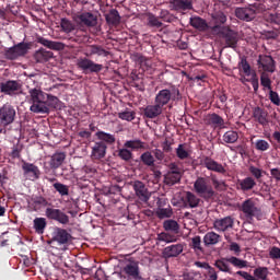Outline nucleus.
Wrapping results in <instances>:
<instances>
[{"mask_svg": "<svg viewBox=\"0 0 280 280\" xmlns=\"http://www.w3.org/2000/svg\"><path fill=\"white\" fill-rule=\"evenodd\" d=\"M180 100V90L174 84L160 90L154 98V103L159 104L162 108L167 106L170 102H178Z\"/></svg>", "mask_w": 280, "mask_h": 280, "instance_id": "nucleus-1", "label": "nucleus"}, {"mask_svg": "<svg viewBox=\"0 0 280 280\" xmlns=\"http://www.w3.org/2000/svg\"><path fill=\"white\" fill-rule=\"evenodd\" d=\"M31 107L30 110L32 113H44L49 114V108L45 106V100L47 97V93L43 92L40 89H31L28 91Z\"/></svg>", "mask_w": 280, "mask_h": 280, "instance_id": "nucleus-2", "label": "nucleus"}, {"mask_svg": "<svg viewBox=\"0 0 280 280\" xmlns=\"http://www.w3.org/2000/svg\"><path fill=\"white\" fill-rule=\"evenodd\" d=\"M194 190L197 196L206 200V202L215 198V190H213V186H211L207 177H197L194 183Z\"/></svg>", "mask_w": 280, "mask_h": 280, "instance_id": "nucleus-3", "label": "nucleus"}, {"mask_svg": "<svg viewBox=\"0 0 280 280\" xmlns=\"http://www.w3.org/2000/svg\"><path fill=\"white\" fill-rule=\"evenodd\" d=\"M261 3H253L248 7H238L235 9V16L240 21H245V23H250V21H254L257 10L261 8Z\"/></svg>", "mask_w": 280, "mask_h": 280, "instance_id": "nucleus-4", "label": "nucleus"}, {"mask_svg": "<svg viewBox=\"0 0 280 280\" xmlns=\"http://www.w3.org/2000/svg\"><path fill=\"white\" fill-rule=\"evenodd\" d=\"M16 117V109L12 105H3L0 108V133L5 131V128L10 126V124H14V119Z\"/></svg>", "mask_w": 280, "mask_h": 280, "instance_id": "nucleus-5", "label": "nucleus"}, {"mask_svg": "<svg viewBox=\"0 0 280 280\" xmlns=\"http://www.w3.org/2000/svg\"><path fill=\"white\" fill-rule=\"evenodd\" d=\"M77 67L83 73H100L104 66L102 63H95V61L91 60L88 57L79 58L77 61Z\"/></svg>", "mask_w": 280, "mask_h": 280, "instance_id": "nucleus-6", "label": "nucleus"}, {"mask_svg": "<svg viewBox=\"0 0 280 280\" xmlns=\"http://www.w3.org/2000/svg\"><path fill=\"white\" fill-rule=\"evenodd\" d=\"M117 277L120 280H139V279H141L140 271H139V264H137V262L127 264L120 270V272L117 273Z\"/></svg>", "mask_w": 280, "mask_h": 280, "instance_id": "nucleus-7", "label": "nucleus"}, {"mask_svg": "<svg viewBox=\"0 0 280 280\" xmlns=\"http://www.w3.org/2000/svg\"><path fill=\"white\" fill-rule=\"evenodd\" d=\"M30 51V44L21 42L13 47H10L5 50L4 56L7 60H16L18 58H21L23 56H26V54Z\"/></svg>", "mask_w": 280, "mask_h": 280, "instance_id": "nucleus-8", "label": "nucleus"}, {"mask_svg": "<svg viewBox=\"0 0 280 280\" xmlns=\"http://www.w3.org/2000/svg\"><path fill=\"white\" fill-rule=\"evenodd\" d=\"M240 210L248 220H253V218H259V215H261V209L257 207V202H255V199L253 198L243 201Z\"/></svg>", "mask_w": 280, "mask_h": 280, "instance_id": "nucleus-9", "label": "nucleus"}, {"mask_svg": "<svg viewBox=\"0 0 280 280\" xmlns=\"http://www.w3.org/2000/svg\"><path fill=\"white\" fill-rule=\"evenodd\" d=\"M132 189L141 202H148L150 200V197L152 194H150V190H148V187L141 180H135L131 183Z\"/></svg>", "mask_w": 280, "mask_h": 280, "instance_id": "nucleus-10", "label": "nucleus"}, {"mask_svg": "<svg viewBox=\"0 0 280 280\" xmlns=\"http://www.w3.org/2000/svg\"><path fill=\"white\" fill-rule=\"evenodd\" d=\"M45 215L48 220H54L55 222H59V224H69V215L60 209L47 208Z\"/></svg>", "mask_w": 280, "mask_h": 280, "instance_id": "nucleus-11", "label": "nucleus"}, {"mask_svg": "<svg viewBox=\"0 0 280 280\" xmlns=\"http://www.w3.org/2000/svg\"><path fill=\"white\" fill-rule=\"evenodd\" d=\"M21 89L22 85L19 81L8 80L0 83V91L4 95H19V91H21Z\"/></svg>", "mask_w": 280, "mask_h": 280, "instance_id": "nucleus-12", "label": "nucleus"}, {"mask_svg": "<svg viewBox=\"0 0 280 280\" xmlns=\"http://www.w3.org/2000/svg\"><path fill=\"white\" fill-rule=\"evenodd\" d=\"M75 23L85 27H95L97 25V16L91 12H84L74 16Z\"/></svg>", "mask_w": 280, "mask_h": 280, "instance_id": "nucleus-13", "label": "nucleus"}, {"mask_svg": "<svg viewBox=\"0 0 280 280\" xmlns=\"http://www.w3.org/2000/svg\"><path fill=\"white\" fill-rule=\"evenodd\" d=\"M161 115H163V107L159 103L142 108L144 119H156V117H161Z\"/></svg>", "mask_w": 280, "mask_h": 280, "instance_id": "nucleus-14", "label": "nucleus"}, {"mask_svg": "<svg viewBox=\"0 0 280 280\" xmlns=\"http://www.w3.org/2000/svg\"><path fill=\"white\" fill-rule=\"evenodd\" d=\"M185 250V245L183 243L173 244L170 246H166L162 252V257L164 259H172L175 257H178Z\"/></svg>", "mask_w": 280, "mask_h": 280, "instance_id": "nucleus-15", "label": "nucleus"}, {"mask_svg": "<svg viewBox=\"0 0 280 280\" xmlns=\"http://www.w3.org/2000/svg\"><path fill=\"white\" fill-rule=\"evenodd\" d=\"M22 170L25 178L28 180H37L40 177V170L32 163L23 162Z\"/></svg>", "mask_w": 280, "mask_h": 280, "instance_id": "nucleus-16", "label": "nucleus"}, {"mask_svg": "<svg viewBox=\"0 0 280 280\" xmlns=\"http://www.w3.org/2000/svg\"><path fill=\"white\" fill-rule=\"evenodd\" d=\"M257 62L258 69H262V71L268 73H275V69H277V66H275V59H272L271 56H259Z\"/></svg>", "mask_w": 280, "mask_h": 280, "instance_id": "nucleus-17", "label": "nucleus"}, {"mask_svg": "<svg viewBox=\"0 0 280 280\" xmlns=\"http://www.w3.org/2000/svg\"><path fill=\"white\" fill-rule=\"evenodd\" d=\"M202 165L207 167L209 172H217V174H226V168H224L221 163L209 156L202 158Z\"/></svg>", "mask_w": 280, "mask_h": 280, "instance_id": "nucleus-18", "label": "nucleus"}, {"mask_svg": "<svg viewBox=\"0 0 280 280\" xmlns=\"http://www.w3.org/2000/svg\"><path fill=\"white\" fill-rule=\"evenodd\" d=\"M257 187V182H255V178L252 176H247L243 179H237L236 182V189L237 191H243V194H246V191H253Z\"/></svg>", "mask_w": 280, "mask_h": 280, "instance_id": "nucleus-19", "label": "nucleus"}, {"mask_svg": "<svg viewBox=\"0 0 280 280\" xmlns=\"http://www.w3.org/2000/svg\"><path fill=\"white\" fill-rule=\"evenodd\" d=\"M253 119L256 121V124H259L262 126V128H266L270 121L268 120V110L257 106L253 109Z\"/></svg>", "mask_w": 280, "mask_h": 280, "instance_id": "nucleus-20", "label": "nucleus"}, {"mask_svg": "<svg viewBox=\"0 0 280 280\" xmlns=\"http://www.w3.org/2000/svg\"><path fill=\"white\" fill-rule=\"evenodd\" d=\"M110 52L108 50L104 49L101 45H88L84 49V56L86 58H93V56H103L106 58Z\"/></svg>", "mask_w": 280, "mask_h": 280, "instance_id": "nucleus-21", "label": "nucleus"}, {"mask_svg": "<svg viewBox=\"0 0 280 280\" xmlns=\"http://www.w3.org/2000/svg\"><path fill=\"white\" fill-rule=\"evenodd\" d=\"M222 36L225 40L226 47H230L231 49H237V43H240L237 32L228 28L225 32L222 33Z\"/></svg>", "mask_w": 280, "mask_h": 280, "instance_id": "nucleus-22", "label": "nucleus"}, {"mask_svg": "<svg viewBox=\"0 0 280 280\" xmlns=\"http://www.w3.org/2000/svg\"><path fill=\"white\" fill-rule=\"evenodd\" d=\"M37 43L44 47H47V49H52V51H62L65 50V47H67V45H65L62 42H54L45 37H37Z\"/></svg>", "mask_w": 280, "mask_h": 280, "instance_id": "nucleus-23", "label": "nucleus"}, {"mask_svg": "<svg viewBox=\"0 0 280 280\" xmlns=\"http://www.w3.org/2000/svg\"><path fill=\"white\" fill-rule=\"evenodd\" d=\"M211 19V23L214 24L211 27L213 32H220V30H222V25L226 23V14H224V12L222 11H217L212 13Z\"/></svg>", "mask_w": 280, "mask_h": 280, "instance_id": "nucleus-24", "label": "nucleus"}, {"mask_svg": "<svg viewBox=\"0 0 280 280\" xmlns=\"http://www.w3.org/2000/svg\"><path fill=\"white\" fill-rule=\"evenodd\" d=\"M106 150L108 147L103 141L95 142L92 147V159L100 161L106 156Z\"/></svg>", "mask_w": 280, "mask_h": 280, "instance_id": "nucleus-25", "label": "nucleus"}, {"mask_svg": "<svg viewBox=\"0 0 280 280\" xmlns=\"http://www.w3.org/2000/svg\"><path fill=\"white\" fill-rule=\"evenodd\" d=\"M233 218L225 217L223 219H217L213 223L215 231L224 233V231H229V229H233Z\"/></svg>", "mask_w": 280, "mask_h": 280, "instance_id": "nucleus-26", "label": "nucleus"}, {"mask_svg": "<svg viewBox=\"0 0 280 280\" xmlns=\"http://www.w3.org/2000/svg\"><path fill=\"white\" fill-rule=\"evenodd\" d=\"M192 0H173L171 5L176 12H185L187 10H194Z\"/></svg>", "mask_w": 280, "mask_h": 280, "instance_id": "nucleus-27", "label": "nucleus"}, {"mask_svg": "<svg viewBox=\"0 0 280 280\" xmlns=\"http://www.w3.org/2000/svg\"><path fill=\"white\" fill-rule=\"evenodd\" d=\"M67 159V154L65 152H57L54 153L49 161V166L51 170H58L65 163V160Z\"/></svg>", "mask_w": 280, "mask_h": 280, "instance_id": "nucleus-28", "label": "nucleus"}, {"mask_svg": "<svg viewBox=\"0 0 280 280\" xmlns=\"http://www.w3.org/2000/svg\"><path fill=\"white\" fill-rule=\"evenodd\" d=\"M231 258L225 257V258H220L215 260L214 266L220 270V272H228V275H233V269H231Z\"/></svg>", "mask_w": 280, "mask_h": 280, "instance_id": "nucleus-29", "label": "nucleus"}, {"mask_svg": "<svg viewBox=\"0 0 280 280\" xmlns=\"http://www.w3.org/2000/svg\"><path fill=\"white\" fill-rule=\"evenodd\" d=\"M163 229L166 233H172L173 235H178L180 232V225L174 219H168L163 222Z\"/></svg>", "mask_w": 280, "mask_h": 280, "instance_id": "nucleus-30", "label": "nucleus"}, {"mask_svg": "<svg viewBox=\"0 0 280 280\" xmlns=\"http://www.w3.org/2000/svg\"><path fill=\"white\" fill-rule=\"evenodd\" d=\"M55 242L65 246L71 242V234L65 229H57Z\"/></svg>", "mask_w": 280, "mask_h": 280, "instance_id": "nucleus-31", "label": "nucleus"}, {"mask_svg": "<svg viewBox=\"0 0 280 280\" xmlns=\"http://www.w3.org/2000/svg\"><path fill=\"white\" fill-rule=\"evenodd\" d=\"M201 200L198 196H196V194L191 192V191H187L186 196L184 198V203L186 205V207H189V209H196L197 207H199Z\"/></svg>", "mask_w": 280, "mask_h": 280, "instance_id": "nucleus-32", "label": "nucleus"}, {"mask_svg": "<svg viewBox=\"0 0 280 280\" xmlns=\"http://www.w3.org/2000/svg\"><path fill=\"white\" fill-rule=\"evenodd\" d=\"M219 242H222V236L215 232H208L203 236L205 246H215Z\"/></svg>", "mask_w": 280, "mask_h": 280, "instance_id": "nucleus-33", "label": "nucleus"}, {"mask_svg": "<svg viewBox=\"0 0 280 280\" xmlns=\"http://www.w3.org/2000/svg\"><path fill=\"white\" fill-rule=\"evenodd\" d=\"M54 58V52L49 51L45 48H40L35 52V60L36 62H47Z\"/></svg>", "mask_w": 280, "mask_h": 280, "instance_id": "nucleus-34", "label": "nucleus"}, {"mask_svg": "<svg viewBox=\"0 0 280 280\" xmlns=\"http://www.w3.org/2000/svg\"><path fill=\"white\" fill-rule=\"evenodd\" d=\"M190 25L195 27V30H199V32H206L209 27L207 21L200 16L190 18Z\"/></svg>", "mask_w": 280, "mask_h": 280, "instance_id": "nucleus-35", "label": "nucleus"}, {"mask_svg": "<svg viewBox=\"0 0 280 280\" xmlns=\"http://www.w3.org/2000/svg\"><path fill=\"white\" fill-rule=\"evenodd\" d=\"M33 229L35 230V233L43 235V233H45V229H47V219L35 218L33 221Z\"/></svg>", "mask_w": 280, "mask_h": 280, "instance_id": "nucleus-36", "label": "nucleus"}, {"mask_svg": "<svg viewBox=\"0 0 280 280\" xmlns=\"http://www.w3.org/2000/svg\"><path fill=\"white\" fill-rule=\"evenodd\" d=\"M240 74L244 73L247 78L253 75V69L250 68V63L246 60V57H242L241 61L237 65Z\"/></svg>", "mask_w": 280, "mask_h": 280, "instance_id": "nucleus-37", "label": "nucleus"}, {"mask_svg": "<svg viewBox=\"0 0 280 280\" xmlns=\"http://www.w3.org/2000/svg\"><path fill=\"white\" fill-rule=\"evenodd\" d=\"M32 205H33V209L34 211H40V209H43V207H49V201H47V199L43 196H35L32 197Z\"/></svg>", "mask_w": 280, "mask_h": 280, "instance_id": "nucleus-38", "label": "nucleus"}, {"mask_svg": "<svg viewBox=\"0 0 280 280\" xmlns=\"http://www.w3.org/2000/svg\"><path fill=\"white\" fill-rule=\"evenodd\" d=\"M158 242H164V244H173V242H177L178 237L172 232H161L156 237Z\"/></svg>", "mask_w": 280, "mask_h": 280, "instance_id": "nucleus-39", "label": "nucleus"}, {"mask_svg": "<svg viewBox=\"0 0 280 280\" xmlns=\"http://www.w3.org/2000/svg\"><path fill=\"white\" fill-rule=\"evenodd\" d=\"M105 19L108 25H119V23H121V16L119 15V11L116 9H112Z\"/></svg>", "mask_w": 280, "mask_h": 280, "instance_id": "nucleus-40", "label": "nucleus"}, {"mask_svg": "<svg viewBox=\"0 0 280 280\" xmlns=\"http://www.w3.org/2000/svg\"><path fill=\"white\" fill-rule=\"evenodd\" d=\"M124 148H127L129 150H145V142L135 139V140H128L125 142Z\"/></svg>", "mask_w": 280, "mask_h": 280, "instance_id": "nucleus-41", "label": "nucleus"}, {"mask_svg": "<svg viewBox=\"0 0 280 280\" xmlns=\"http://www.w3.org/2000/svg\"><path fill=\"white\" fill-rule=\"evenodd\" d=\"M95 137H97V139H100L103 143H107V145H113V143H115L116 138L115 136L107 133L106 131H97L95 133Z\"/></svg>", "mask_w": 280, "mask_h": 280, "instance_id": "nucleus-42", "label": "nucleus"}, {"mask_svg": "<svg viewBox=\"0 0 280 280\" xmlns=\"http://www.w3.org/2000/svg\"><path fill=\"white\" fill-rule=\"evenodd\" d=\"M180 178H183V174L167 173L164 177V182L168 187H173V185L180 183Z\"/></svg>", "mask_w": 280, "mask_h": 280, "instance_id": "nucleus-43", "label": "nucleus"}, {"mask_svg": "<svg viewBox=\"0 0 280 280\" xmlns=\"http://www.w3.org/2000/svg\"><path fill=\"white\" fill-rule=\"evenodd\" d=\"M140 161L145 165L147 167H154V155H152V152L147 151L140 155Z\"/></svg>", "mask_w": 280, "mask_h": 280, "instance_id": "nucleus-44", "label": "nucleus"}, {"mask_svg": "<svg viewBox=\"0 0 280 280\" xmlns=\"http://www.w3.org/2000/svg\"><path fill=\"white\" fill-rule=\"evenodd\" d=\"M208 121L211 126H214V128H224V118L215 113L209 116Z\"/></svg>", "mask_w": 280, "mask_h": 280, "instance_id": "nucleus-45", "label": "nucleus"}, {"mask_svg": "<svg viewBox=\"0 0 280 280\" xmlns=\"http://www.w3.org/2000/svg\"><path fill=\"white\" fill-rule=\"evenodd\" d=\"M59 102L60 100H58V97L51 94H46V98H45L46 108H58Z\"/></svg>", "mask_w": 280, "mask_h": 280, "instance_id": "nucleus-46", "label": "nucleus"}, {"mask_svg": "<svg viewBox=\"0 0 280 280\" xmlns=\"http://www.w3.org/2000/svg\"><path fill=\"white\" fill-rule=\"evenodd\" d=\"M156 215L160 220H164V218H172V215H174V211H172L171 206H167V208L156 209Z\"/></svg>", "mask_w": 280, "mask_h": 280, "instance_id": "nucleus-47", "label": "nucleus"}, {"mask_svg": "<svg viewBox=\"0 0 280 280\" xmlns=\"http://www.w3.org/2000/svg\"><path fill=\"white\" fill-rule=\"evenodd\" d=\"M254 277L257 280H268V268L258 267L254 270Z\"/></svg>", "mask_w": 280, "mask_h": 280, "instance_id": "nucleus-48", "label": "nucleus"}, {"mask_svg": "<svg viewBox=\"0 0 280 280\" xmlns=\"http://www.w3.org/2000/svg\"><path fill=\"white\" fill-rule=\"evenodd\" d=\"M237 139H240L237 131L230 130L223 135V141L225 143H235Z\"/></svg>", "mask_w": 280, "mask_h": 280, "instance_id": "nucleus-49", "label": "nucleus"}, {"mask_svg": "<svg viewBox=\"0 0 280 280\" xmlns=\"http://www.w3.org/2000/svg\"><path fill=\"white\" fill-rule=\"evenodd\" d=\"M176 156L179 158L180 161L189 159V151H187V144H178L176 149Z\"/></svg>", "mask_w": 280, "mask_h": 280, "instance_id": "nucleus-50", "label": "nucleus"}, {"mask_svg": "<svg viewBox=\"0 0 280 280\" xmlns=\"http://www.w3.org/2000/svg\"><path fill=\"white\" fill-rule=\"evenodd\" d=\"M148 25L149 27H155V30H159L163 27V22H161L156 15L150 13L148 16Z\"/></svg>", "mask_w": 280, "mask_h": 280, "instance_id": "nucleus-51", "label": "nucleus"}, {"mask_svg": "<svg viewBox=\"0 0 280 280\" xmlns=\"http://www.w3.org/2000/svg\"><path fill=\"white\" fill-rule=\"evenodd\" d=\"M118 156L121 159V161H126V163H130V160L132 159V151L128 150V148L119 149L118 150Z\"/></svg>", "mask_w": 280, "mask_h": 280, "instance_id": "nucleus-52", "label": "nucleus"}, {"mask_svg": "<svg viewBox=\"0 0 280 280\" xmlns=\"http://www.w3.org/2000/svg\"><path fill=\"white\" fill-rule=\"evenodd\" d=\"M230 264L234 266V268H238V269L248 267V261L242 260L235 256L230 257Z\"/></svg>", "mask_w": 280, "mask_h": 280, "instance_id": "nucleus-53", "label": "nucleus"}, {"mask_svg": "<svg viewBox=\"0 0 280 280\" xmlns=\"http://www.w3.org/2000/svg\"><path fill=\"white\" fill-rule=\"evenodd\" d=\"M61 28L66 34H71V32H73L75 30V24H73L68 19H62L61 20Z\"/></svg>", "mask_w": 280, "mask_h": 280, "instance_id": "nucleus-54", "label": "nucleus"}, {"mask_svg": "<svg viewBox=\"0 0 280 280\" xmlns=\"http://www.w3.org/2000/svg\"><path fill=\"white\" fill-rule=\"evenodd\" d=\"M255 149L258 150V152H266L270 150V143L264 139H258L255 142Z\"/></svg>", "mask_w": 280, "mask_h": 280, "instance_id": "nucleus-55", "label": "nucleus"}, {"mask_svg": "<svg viewBox=\"0 0 280 280\" xmlns=\"http://www.w3.org/2000/svg\"><path fill=\"white\" fill-rule=\"evenodd\" d=\"M52 187L60 196H69V186L61 183H55Z\"/></svg>", "mask_w": 280, "mask_h": 280, "instance_id": "nucleus-56", "label": "nucleus"}, {"mask_svg": "<svg viewBox=\"0 0 280 280\" xmlns=\"http://www.w3.org/2000/svg\"><path fill=\"white\" fill-rule=\"evenodd\" d=\"M138 62L143 71H148L152 67V61L144 56H139Z\"/></svg>", "mask_w": 280, "mask_h": 280, "instance_id": "nucleus-57", "label": "nucleus"}, {"mask_svg": "<svg viewBox=\"0 0 280 280\" xmlns=\"http://www.w3.org/2000/svg\"><path fill=\"white\" fill-rule=\"evenodd\" d=\"M260 84L264 86V89H268V91H272V81L270 80V77L268 74L262 73L260 75Z\"/></svg>", "mask_w": 280, "mask_h": 280, "instance_id": "nucleus-58", "label": "nucleus"}, {"mask_svg": "<svg viewBox=\"0 0 280 280\" xmlns=\"http://www.w3.org/2000/svg\"><path fill=\"white\" fill-rule=\"evenodd\" d=\"M136 115L137 114L135 112L125 110V112H120L118 114V117H119V119H122L124 121H133Z\"/></svg>", "mask_w": 280, "mask_h": 280, "instance_id": "nucleus-59", "label": "nucleus"}, {"mask_svg": "<svg viewBox=\"0 0 280 280\" xmlns=\"http://www.w3.org/2000/svg\"><path fill=\"white\" fill-rule=\"evenodd\" d=\"M210 180H211L214 189H217V191H220V190L224 189V182L219 180L217 175L211 174L210 175Z\"/></svg>", "mask_w": 280, "mask_h": 280, "instance_id": "nucleus-60", "label": "nucleus"}, {"mask_svg": "<svg viewBox=\"0 0 280 280\" xmlns=\"http://www.w3.org/2000/svg\"><path fill=\"white\" fill-rule=\"evenodd\" d=\"M202 240L200 238V236H195L191 238V248H194V250H200V253H202Z\"/></svg>", "mask_w": 280, "mask_h": 280, "instance_id": "nucleus-61", "label": "nucleus"}, {"mask_svg": "<svg viewBox=\"0 0 280 280\" xmlns=\"http://www.w3.org/2000/svg\"><path fill=\"white\" fill-rule=\"evenodd\" d=\"M269 100L271 102V104H275V106H280V97H279V93L269 90Z\"/></svg>", "mask_w": 280, "mask_h": 280, "instance_id": "nucleus-62", "label": "nucleus"}, {"mask_svg": "<svg viewBox=\"0 0 280 280\" xmlns=\"http://www.w3.org/2000/svg\"><path fill=\"white\" fill-rule=\"evenodd\" d=\"M200 272L198 271H188L183 273V280H198V276Z\"/></svg>", "mask_w": 280, "mask_h": 280, "instance_id": "nucleus-63", "label": "nucleus"}, {"mask_svg": "<svg viewBox=\"0 0 280 280\" xmlns=\"http://www.w3.org/2000/svg\"><path fill=\"white\" fill-rule=\"evenodd\" d=\"M270 259H280V248L277 246L271 247L269 250Z\"/></svg>", "mask_w": 280, "mask_h": 280, "instance_id": "nucleus-64", "label": "nucleus"}]
</instances>
